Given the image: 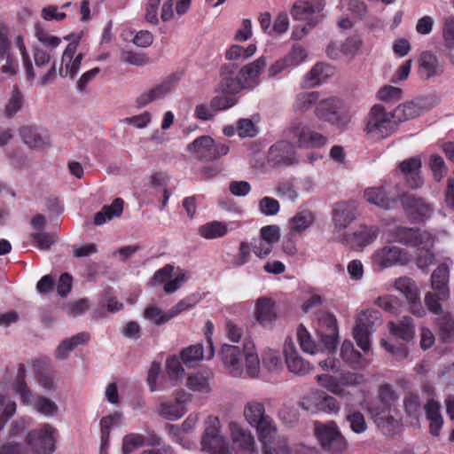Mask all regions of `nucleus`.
<instances>
[{
    "instance_id": "f257e3e1",
    "label": "nucleus",
    "mask_w": 454,
    "mask_h": 454,
    "mask_svg": "<svg viewBox=\"0 0 454 454\" xmlns=\"http://www.w3.org/2000/svg\"><path fill=\"white\" fill-rule=\"evenodd\" d=\"M396 129L392 112H387L380 104L372 106L367 117L364 131L372 139L380 140L391 136Z\"/></svg>"
},
{
    "instance_id": "f03ea898",
    "label": "nucleus",
    "mask_w": 454,
    "mask_h": 454,
    "mask_svg": "<svg viewBox=\"0 0 454 454\" xmlns=\"http://www.w3.org/2000/svg\"><path fill=\"white\" fill-rule=\"evenodd\" d=\"M25 366L23 364H19L16 380L13 383V388L15 392L20 395L22 403L27 405H33L36 411L44 416L51 417L57 414L59 407L53 401L43 396H39L36 399L34 398L25 382Z\"/></svg>"
},
{
    "instance_id": "7ed1b4c3",
    "label": "nucleus",
    "mask_w": 454,
    "mask_h": 454,
    "mask_svg": "<svg viewBox=\"0 0 454 454\" xmlns=\"http://www.w3.org/2000/svg\"><path fill=\"white\" fill-rule=\"evenodd\" d=\"M286 137L294 145L302 148L322 147L327 143V137L311 129L300 121L290 124L286 130Z\"/></svg>"
},
{
    "instance_id": "20e7f679",
    "label": "nucleus",
    "mask_w": 454,
    "mask_h": 454,
    "mask_svg": "<svg viewBox=\"0 0 454 454\" xmlns=\"http://www.w3.org/2000/svg\"><path fill=\"white\" fill-rule=\"evenodd\" d=\"M314 433L321 446L328 451L340 453L347 449L346 440L334 421H315Z\"/></svg>"
},
{
    "instance_id": "39448f33",
    "label": "nucleus",
    "mask_w": 454,
    "mask_h": 454,
    "mask_svg": "<svg viewBox=\"0 0 454 454\" xmlns=\"http://www.w3.org/2000/svg\"><path fill=\"white\" fill-rule=\"evenodd\" d=\"M187 151L198 160L212 161L226 155L229 146L225 144L215 143L209 136H201L188 145Z\"/></svg>"
},
{
    "instance_id": "423d86ee",
    "label": "nucleus",
    "mask_w": 454,
    "mask_h": 454,
    "mask_svg": "<svg viewBox=\"0 0 454 454\" xmlns=\"http://www.w3.org/2000/svg\"><path fill=\"white\" fill-rule=\"evenodd\" d=\"M380 323V314L373 309H364L356 319L353 336L357 346L364 351L370 349V335L374 331L376 323Z\"/></svg>"
},
{
    "instance_id": "0eeeda50",
    "label": "nucleus",
    "mask_w": 454,
    "mask_h": 454,
    "mask_svg": "<svg viewBox=\"0 0 454 454\" xmlns=\"http://www.w3.org/2000/svg\"><path fill=\"white\" fill-rule=\"evenodd\" d=\"M57 429L50 424H43L40 429L32 430L26 438V442L35 454H51L55 450V434Z\"/></svg>"
},
{
    "instance_id": "6e6552de",
    "label": "nucleus",
    "mask_w": 454,
    "mask_h": 454,
    "mask_svg": "<svg viewBox=\"0 0 454 454\" xmlns=\"http://www.w3.org/2000/svg\"><path fill=\"white\" fill-rule=\"evenodd\" d=\"M411 261L409 252L397 246H385L377 249L372 255V262L380 270L395 265H406Z\"/></svg>"
},
{
    "instance_id": "1a4fd4ad",
    "label": "nucleus",
    "mask_w": 454,
    "mask_h": 454,
    "mask_svg": "<svg viewBox=\"0 0 454 454\" xmlns=\"http://www.w3.org/2000/svg\"><path fill=\"white\" fill-rule=\"evenodd\" d=\"M394 286L405 296L413 315L419 317L426 315V310L420 302L419 289L413 279L409 277H401L395 279Z\"/></svg>"
},
{
    "instance_id": "9d476101",
    "label": "nucleus",
    "mask_w": 454,
    "mask_h": 454,
    "mask_svg": "<svg viewBox=\"0 0 454 454\" xmlns=\"http://www.w3.org/2000/svg\"><path fill=\"white\" fill-rule=\"evenodd\" d=\"M379 404L370 408V412L379 427L393 425L395 420L390 414L391 403L396 399L395 393L387 386L380 391Z\"/></svg>"
},
{
    "instance_id": "9b49d317",
    "label": "nucleus",
    "mask_w": 454,
    "mask_h": 454,
    "mask_svg": "<svg viewBox=\"0 0 454 454\" xmlns=\"http://www.w3.org/2000/svg\"><path fill=\"white\" fill-rule=\"evenodd\" d=\"M342 103L336 97H329L319 99L314 108L315 116L323 121L332 124H339L341 121L340 110Z\"/></svg>"
},
{
    "instance_id": "f8f14e48",
    "label": "nucleus",
    "mask_w": 454,
    "mask_h": 454,
    "mask_svg": "<svg viewBox=\"0 0 454 454\" xmlns=\"http://www.w3.org/2000/svg\"><path fill=\"white\" fill-rule=\"evenodd\" d=\"M78 44L79 41L75 40L70 43L65 49L61 59V67L59 70L61 77L69 76L73 79L80 70L83 54L78 53L75 55Z\"/></svg>"
},
{
    "instance_id": "ddd939ff",
    "label": "nucleus",
    "mask_w": 454,
    "mask_h": 454,
    "mask_svg": "<svg viewBox=\"0 0 454 454\" xmlns=\"http://www.w3.org/2000/svg\"><path fill=\"white\" fill-rule=\"evenodd\" d=\"M284 354L286 366L292 373L298 376H304L313 370V366L298 354L292 339L286 340Z\"/></svg>"
},
{
    "instance_id": "4468645a",
    "label": "nucleus",
    "mask_w": 454,
    "mask_h": 454,
    "mask_svg": "<svg viewBox=\"0 0 454 454\" xmlns=\"http://www.w3.org/2000/svg\"><path fill=\"white\" fill-rule=\"evenodd\" d=\"M244 353L241 352L239 347L234 345L224 344L222 347L221 356L225 368L233 377H240L243 373Z\"/></svg>"
},
{
    "instance_id": "2eb2a0df",
    "label": "nucleus",
    "mask_w": 454,
    "mask_h": 454,
    "mask_svg": "<svg viewBox=\"0 0 454 454\" xmlns=\"http://www.w3.org/2000/svg\"><path fill=\"white\" fill-rule=\"evenodd\" d=\"M432 106L427 104L426 99H418L416 101H409L399 105L392 112L396 124L416 118L422 114L425 111L431 108Z\"/></svg>"
},
{
    "instance_id": "dca6fc26",
    "label": "nucleus",
    "mask_w": 454,
    "mask_h": 454,
    "mask_svg": "<svg viewBox=\"0 0 454 454\" xmlns=\"http://www.w3.org/2000/svg\"><path fill=\"white\" fill-rule=\"evenodd\" d=\"M418 73L422 80H429L437 77L443 73V65L436 55L430 51H424L418 59Z\"/></svg>"
},
{
    "instance_id": "f3484780",
    "label": "nucleus",
    "mask_w": 454,
    "mask_h": 454,
    "mask_svg": "<svg viewBox=\"0 0 454 454\" xmlns=\"http://www.w3.org/2000/svg\"><path fill=\"white\" fill-rule=\"evenodd\" d=\"M188 401H190V395L183 391L179 392L174 400L160 403L159 414L168 420L178 419L186 412L184 404Z\"/></svg>"
},
{
    "instance_id": "a211bd4d",
    "label": "nucleus",
    "mask_w": 454,
    "mask_h": 454,
    "mask_svg": "<svg viewBox=\"0 0 454 454\" xmlns=\"http://www.w3.org/2000/svg\"><path fill=\"white\" fill-rule=\"evenodd\" d=\"M175 78L168 77L165 79L160 84L151 88L148 90L142 92L136 98V105L137 107H145L150 103L163 98L167 94H168L174 86Z\"/></svg>"
},
{
    "instance_id": "6ab92c4d",
    "label": "nucleus",
    "mask_w": 454,
    "mask_h": 454,
    "mask_svg": "<svg viewBox=\"0 0 454 454\" xmlns=\"http://www.w3.org/2000/svg\"><path fill=\"white\" fill-rule=\"evenodd\" d=\"M421 161L419 157H413L401 161L398 165L400 172L412 189L422 186L423 179L420 176Z\"/></svg>"
},
{
    "instance_id": "aec40b11",
    "label": "nucleus",
    "mask_w": 454,
    "mask_h": 454,
    "mask_svg": "<svg viewBox=\"0 0 454 454\" xmlns=\"http://www.w3.org/2000/svg\"><path fill=\"white\" fill-rule=\"evenodd\" d=\"M356 206L353 202H337L333 209V221L338 230L346 229L356 218Z\"/></svg>"
},
{
    "instance_id": "412c9836",
    "label": "nucleus",
    "mask_w": 454,
    "mask_h": 454,
    "mask_svg": "<svg viewBox=\"0 0 454 454\" xmlns=\"http://www.w3.org/2000/svg\"><path fill=\"white\" fill-rule=\"evenodd\" d=\"M294 144L289 141H280L270 149L269 157L276 165H292L296 161Z\"/></svg>"
},
{
    "instance_id": "4be33fe9",
    "label": "nucleus",
    "mask_w": 454,
    "mask_h": 454,
    "mask_svg": "<svg viewBox=\"0 0 454 454\" xmlns=\"http://www.w3.org/2000/svg\"><path fill=\"white\" fill-rule=\"evenodd\" d=\"M449 279L450 270L445 263L439 265L431 275V287L438 293L442 301H447L450 298Z\"/></svg>"
},
{
    "instance_id": "5701e85b",
    "label": "nucleus",
    "mask_w": 454,
    "mask_h": 454,
    "mask_svg": "<svg viewBox=\"0 0 454 454\" xmlns=\"http://www.w3.org/2000/svg\"><path fill=\"white\" fill-rule=\"evenodd\" d=\"M265 66L266 59L261 57L240 69L239 79L246 89H253L259 84L258 76Z\"/></svg>"
},
{
    "instance_id": "b1692460",
    "label": "nucleus",
    "mask_w": 454,
    "mask_h": 454,
    "mask_svg": "<svg viewBox=\"0 0 454 454\" xmlns=\"http://www.w3.org/2000/svg\"><path fill=\"white\" fill-rule=\"evenodd\" d=\"M316 12L315 7L307 1H296L290 9V14L295 20H301L307 22L309 27L317 26L321 18L314 16Z\"/></svg>"
},
{
    "instance_id": "393cba45",
    "label": "nucleus",
    "mask_w": 454,
    "mask_h": 454,
    "mask_svg": "<svg viewBox=\"0 0 454 454\" xmlns=\"http://www.w3.org/2000/svg\"><path fill=\"white\" fill-rule=\"evenodd\" d=\"M256 320L264 327H271L277 317L274 308V301L270 298L261 297L256 300L255 310Z\"/></svg>"
},
{
    "instance_id": "a878e982",
    "label": "nucleus",
    "mask_w": 454,
    "mask_h": 454,
    "mask_svg": "<svg viewBox=\"0 0 454 454\" xmlns=\"http://www.w3.org/2000/svg\"><path fill=\"white\" fill-rule=\"evenodd\" d=\"M23 142L30 148L41 149L51 145V137L48 134H41L32 126H24L20 129Z\"/></svg>"
},
{
    "instance_id": "bb28decb",
    "label": "nucleus",
    "mask_w": 454,
    "mask_h": 454,
    "mask_svg": "<svg viewBox=\"0 0 454 454\" xmlns=\"http://www.w3.org/2000/svg\"><path fill=\"white\" fill-rule=\"evenodd\" d=\"M379 234V229L375 226H360L357 231L348 235V244L356 248L364 247L372 244Z\"/></svg>"
},
{
    "instance_id": "cd10ccee",
    "label": "nucleus",
    "mask_w": 454,
    "mask_h": 454,
    "mask_svg": "<svg viewBox=\"0 0 454 454\" xmlns=\"http://www.w3.org/2000/svg\"><path fill=\"white\" fill-rule=\"evenodd\" d=\"M255 428L260 441L263 445L272 444L276 442L278 436V427L274 419L266 415L258 424L253 426Z\"/></svg>"
},
{
    "instance_id": "c85d7f7f",
    "label": "nucleus",
    "mask_w": 454,
    "mask_h": 454,
    "mask_svg": "<svg viewBox=\"0 0 454 454\" xmlns=\"http://www.w3.org/2000/svg\"><path fill=\"white\" fill-rule=\"evenodd\" d=\"M401 202L407 212L417 216H427L432 212L430 204L412 194L403 195L401 198Z\"/></svg>"
},
{
    "instance_id": "c756f323",
    "label": "nucleus",
    "mask_w": 454,
    "mask_h": 454,
    "mask_svg": "<svg viewBox=\"0 0 454 454\" xmlns=\"http://www.w3.org/2000/svg\"><path fill=\"white\" fill-rule=\"evenodd\" d=\"M364 197L367 202L383 209L391 208L395 203V200L387 195L383 186L365 189Z\"/></svg>"
},
{
    "instance_id": "7c9ffc66",
    "label": "nucleus",
    "mask_w": 454,
    "mask_h": 454,
    "mask_svg": "<svg viewBox=\"0 0 454 454\" xmlns=\"http://www.w3.org/2000/svg\"><path fill=\"white\" fill-rule=\"evenodd\" d=\"M388 329L391 334L410 341L415 336V326L413 319L410 317H403L399 322L388 323Z\"/></svg>"
},
{
    "instance_id": "2f4dec72",
    "label": "nucleus",
    "mask_w": 454,
    "mask_h": 454,
    "mask_svg": "<svg viewBox=\"0 0 454 454\" xmlns=\"http://www.w3.org/2000/svg\"><path fill=\"white\" fill-rule=\"evenodd\" d=\"M243 353L247 375L251 378L257 377L260 372V360L255 352L254 344L250 340H246L243 344Z\"/></svg>"
},
{
    "instance_id": "473e14b6",
    "label": "nucleus",
    "mask_w": 454,
    "mask_h": 454,
    "mask_svg": "<svg viewBox=\"0 0 454 454\" xmlns=\"http://www.w3.org/2000/svg\"><path fill=\"white\" fill-rule=\"evenodd\" d=\"M90 340V334L86 332L79 333L71 338L65 339L56 349V356L59 359H64L77 346L85 344Z\"/></svg>"
},
{
    "instance_id": "72a5a7b5",
    "label": "nucleus",
    "mask_w": 454,
    "mask_h": 454,
    "mask_svg": "<svg viewBox=\"0 0 454 454\" xmlns=\"http://www.w3.org/2000/svg\"><path fill=\"white\" fill-rule=\"evenodd\" d=\"M233 446L241 454H251L254 450V438L249 431L238 428L233 431Z\"/></svg>"
},
{
    "instance_id": "f704fd0d",
    "label": "nucleus",
    "mask_w": 454,
    "mask_h": 454,
    "mask_svg": "<svg viewBox=\"0 0 454 454\" xmlns=\"http://www.w3.org/2000/svg\"><path fill=\"white\" fill-rule=\"evenodd\" d=\"M315 221V215L309 210L297 212L289 220V229L291 233H301L309 229Z\"/></svg>"
},
{
    "instance_id": "c9c22d12",
    "label": "nucleus",
    "mask_w": 454,
    "mask_h": 454,
    "mask_svg": "<svg viewBox=\"0 0 454 454\" xmlns=\"http://www.w3.org/2000/svg\"><path fill=\"white\" fill-rule=\"evenodd\" d=\"M334 74V68L325 63L316 64L311 70L306 74V79L310 86H317L325 82Z\"/></svg>"
},
{
    "instance_id": "e433bc0d",
    "label": "nucleus",
    "mask_w": 454,
    "mask_h": 454,
    "mask_svg": "<svg viewBox=\"0 0 454 454\" xmlns=\"http://www.w3.org/2000/svg\"><path fill=\"white\" fill-rule=\"evenodd\" d=\"M122 211L123 200L120 198L115 199L111 205L103 207V208L95 215L94 223L96 225H102L107 220L120 216Z\"/></svg>"
},
{
    "instance_id": "4c0bfd02",
    "label": "nucleus",
    "mask_w": 454,
    "mask_h": 454,
    "mask_svg": "<svg viewBox=\"0 0 454 454\" xmlns=\"http://www.w3.org/2000/svg\"><path fill=\"white\" fill-rule=\"evenodd\" d=\"M319 98L318 91L301 92L298 93L293 103V110L295 113L304 114L316 105Z\"/></svg>"
},
{
    "instance_id": "58836bf2",
    "label": "nucleus",
    "mask_w": 454,
    "mask_h": 454,
    "mask_svg": "<svg viewBox=\"0 0 454 454\" xmlns=\"http://www.w3.org/2000/svg\"><path fill=\"white\" fill-rule=\"evenodd\" d=\"M440 408V403L434 400H429L425 405L427 418L430 420V432L433 435L439 434V431L443 423Z\"/></svg>"
},
{
    "instance_id": "ea45409f",
    "label": "nucleus",
    "mask_w": 454,
    "mask_h": 454,
    "mask_svg": "<svg viewBox=\"0 0 454 454\" xmlns=\"http://www.w3.org/2000/svg\"><path fill=\"white\" fill-rule=\"evenodd\" d=\"M317 382L327 391L333 393L340 397H344L348 395V392L345 390V388L341 387V382H340V379L330 375V374H321L316 377Z\"/></svg>"
},
{
    "instance_id": "a19ab883",
    "label": "nucleus",
    "mask_w": 454,
    "mask_h": 454,
    "mask_svg": "<svg viewBox=\"0 0 454 454\" xmlns=\"http://www.w3.org/2000/svg\"><path fill=\"white\" fill-rule=\"evenodd\" d=\"M227 232V224L218 221L207 223L199 228V234L207 239L223 237Z\"/></svg>"
},
{
    "instance_id": "79ce46f5",
    "label": "nucleus",
    "mask_w": 454,
    "mask_h": 454,
    "mask_svg": "<svg viewBox=\"0 0 454 454\" xmlns=\"http://www.w3.org/2000/svg\"><path fill=\"white\" fill-rule=\"evenodd\" d=\"M440 337L443 342L450 343L454 340V317L450 313L442 314L436 322Z\"/></svg>"
},
{
    "instance_id": "37998d69",
    "label": "nucleus",
    "mask_w": 454,
    "mask_h": 454,
    "mask_svg": "<svg viewBox=\"0 0 454 454\" xmlns=\"http://www.w3.org/2000/svg\"><path fill=\"white\" fill-rule=\"evenodd\" d=\"M268 415L265 412V407L262 403L252 401L248 402L244 407V416L250 426L258 424V422Z\"/></svg>"
},
{
    "instance_id": "c03bdc74",
    "label": "nucleus",
    "mask_w": 454,
    "mask_h": 454,
    "mask_svg": "<svg viewBox=\"0 0 454 454\" xmlns=\"http://www.w3.org/2000/svg\"><path fill=\"white\" fill-rule=\"evenodd\" d=\"M23 104V94L18 86H14L11 92L10 98L4 106V116L6 118H12L22 108Z\"/></svg>"
},
{
    "instance_id": "a18cd8bd",
    "label": "nucleus",
    "mask_w": 454,
    "mask_h": 454,
    "mask_svg": "<svg viewBox=\"0 0 454 454\" xmlns=\"http://www.w3.org/2000/svg\"><path fill=\"white\" fill-rule=\"evenodd\" d=\"M340 356L346 364L356 368L363 365L361 354L354 348L350 340L343 341L340 348Z\"/></svg>"
},
{
    "instance_id": "49530a36",
    "label": "nucleus",
    "mask_w": 454,
    "mask_h": 454,
    "mask_svg": "<svg viewBox=\"0 0 454 454\" xmlns=\"http://www.w3.org/2000/svg\"><path fill=\"white\" fill-rule=\"evenodd\" d=\"M321 391L313 390L302 396L298 403L299 407L310 413L319 412Z\"/></svg>"
},
{
    "instance_id": "de8ad7c7",
    "label": "nucleus",
    "mask_w": 454,
    "mask_h": 454,
    "mask_svg": "<svg viewBox=\"0 0 454 454\" xmlns=\"http://www.w3.org/2000/svg\"><path fill=\"white\" fill-rule=\"evenodd\" d=\"M208 380V374L197 372L187 378L186 386L192 391L208 393L211 389Z\"/></svg>"
},
{
    "instance_id": "09e8293b",
    "label": "nucleus",
    "mask_w": 454,
    "mask_h": 454,
    "mask_svg": "<svg viewBox=\"0 0 454 454\" xmlns=\"http://www.w3.org/2000/svg\"><path fill=\"white\" fill-rule=\"evenodd\" d=\"M202 450L210 454H229L228 442L221 434L209 439L208 444H205V440H201Z\"/></svg>"
},
{
    "instance_id": "8fccbe9b",
    "label": "nucleus",
    "mask_w": 454,
    "mask_h": 454,
    "mask_svg": "<svg viewBox=\"0 0 454 454\" xmlns=\"http://www.w3.org/2000/svg\"><path fill=\"white\" fill-rule=\"evenodd\" d=\"M403 98V90L391 85H384L376 93V98L386 103H395Z\"/></svg>"
},
{
    "instance_id": "3c124183",
    "label": "nucleus",
    "mask_w": 454,
    "mask_h": 454,
    "mask_svg": "<svg viewBox=\"0 0 454 454\" xmlns=\"http://www.w3.org/2000/svg\"><path fill=\"white\" fill-rule=\"evenodd\" d=\"M417 228H409L403 226L395 227L392 231V236L395 241L407 246H413L415 242Z\"/></svg>"
},
{
    "instance_id": "603ef678",
    "label": "nucleus",
    "mask_w": 454,
    "mask_h": 454,
    "mask_svg": "<svg viewBox=\"0 0 454 454\" xmlns=\"http://www.w3.org/2000/svg\"><path fill=\"white\" fill-rule=\"evenodd\" d=\"M296 335L300 347L304 352L311 355L317 352V346L315 341L312 340L309 333L302 325L298 326Z\"/></svg>"
},
{
    "instance_id": "864d4df0",
    "label": "nucleus",
    "mask_w": 454,
    "mask_h": 454,
    "mask_svg": "<svg viewBox=\"0 0 454 454\" xmlns=\"http://www.w3.org/2000/svg\"><path fill=\"white\" fill-rule=\"evenodd\" d=\"M373 304L381 308L384 311L390 314H396L400 308L401 302L398 298L393 295H382L377 297L373 301Z\"/></svg>"
},
{
    "instance_id": "5fc2aeb1",
    "label": "nucleus",
    "mask_w": 454,
    "mask_h": 454,
    "mask_svg": "<svg viewBox=\"0 0 454 454\" xmlns=\"http://www.w3.org/2000/svg\"><path fill=\"white\" fill-rule=\"evenodd\" d=\"M256 46L250 44L244 48L239 45H232L226 52V58L230 60H245L255 53Z\"/></svg>"
},
{
    "instance_id": "6e6d98bb",
    "label": "nucleus",
    "mask_w": 454,
    "mask_h": 454,
    "mask_svg": "<svg viewBox=\"0 0 454 454\" xmlns=\"http://www.w3.org/2000/svg\"><path fill=\"white\" fill-rule=\"evenodd\" d=\"M275 192L287 201L294 202L298 199V192L294 184L289 181L279 182L275 187Z\"/></svg>"
},
{
    "instance_id": "4d7b16f0",
    "label": "nucleus",
    "mask_w": 454,
    "mask_h": 454,
    "mask_svg": "<svg viewBox=\"0 0 454 454\" xmlns=\"http://www.w3.org/2000/svg\"><path fill=\"white\" fill-rule=\"evenodd\" d=\"M145 444V438L139 434H129L122 440V453L129 454Z\"/></svg>"
},
{
    "instance_id": "13d9d810",
    "label": "nucleus",
    "mask_w": 454,
    "mask_h": 454,
    "mask_svg": "<svg viewBox=\"0 0 454 454\" xmlns=\"http://www.w3.org/2000/svg\"><path fill=\"white\" fill-rule=\"evenodd\" d=\"M144 317L155 325L164 324L172 318L169 317V310L163 312L154 306H149L145 309Z\"/></svg>"
},
{
    "instance_id": "bf43d9fd",
    "label": "nucleus",
    "mask_w": 454,
    "mask_h": 454,
    "mask_svg": "<svg viewBox=\"0 0 454 454\" xmlns=\"http://www.w3.org/2000/svg\"><path fill=\"white\" fill-rule=\"evenodd\" d=\"M15 43L20 51L27 79L34 80L37 74L33 67L31 59L23 42V38L20 35L17 36L15 39Z\"/></svg>"
},
{
    "instance_id": "052dcab7",
    "label": "nucleus",
    "mask_w": 454,
    "mask_h": 454,
    "mask_svg": "<svg viewBox=\"0 0 454 454\" xmlns=\"http://www.w3.org/2000/svg\"><path fill=\"white\" fill-rule=\"evenodd\" d=\"M278 419L287 427H294L298 423L299 413L291 405L284 404L278 412Z\"/></svg>"
},
{
    "instance_id": "680f3d73",
    "label": "nucleus",
    "mask_w": 454,
    "mask_h": 454,
    "mask_svg": "<svg viewBox=\"0 0 454 454\" xmlns=\"http://www.w3.org/2000/svg\"><path fill=\"white\" fill-rule=\"evenodd\" d=\"M289 28V18L286 12H279L273 20L272 27L268 35L270 36H277L284 34Z\"/></svg>"
},
{
    "instance_id": "e2e57ef3",
    "label": "nucleus",
    "mask_w": 454,
    "mask_h": 454,
    "mask_svg": "<svg viewBox=\"0 0 454 454\" xmlns=\"http://www.w3.org/2000/svg\"><path fill=\"white\" fill-rule=\"evenodd\" d=\"M181 357L185 364H192L203 358V347L201 344H196L184 348L182 351Z\"/></svg>"
},
{
    "instance_id": "0e129e2a",
    "label": "nucleus",
    "mask_w": 454,
    "mask_h": 454,
    "mask_svg": "<svg viewBox=\"0 0 454 454\" xmlns=\"http://www.w3.org/2000/svg\"><path fill=\"white\" fill-rule=\"evenodd\" d=\"M415 242L412 247L418 249L432 248L435 242V237L425 230L416 229Z\"/></svg>"
},
{
    "instance_id": "69168bd1",
    "label": "nucleus",
    "mask_w": 454,
    "mask_h": 454,
    "mask_svg": "<svg viewBox=\"0 0 454 454\" xmlns=\"http://www.w3.org/2000/svg\"><path fill=\"white\" fill-rule=\"evenodd\" d=\"M5 63L0 67V73L3 74L2 79H8L14 76L19 69L17 59L11 53L4 56Z\"/></svg>"
},
{
    "instance_id": "338daca9",
    "label": "nucleus",
    "mask_w": 454,
    "mask_h": 454,
    "mask_svg": "<svg viewBox=\"0 0 454 454\" xmlns=\"http://www.w3.org/2000/svg\"><path fill=\"white\" fill-rule=\"evenodd\" d=\"M28 448L22 442L8 441L0 443V454H28Z\"/></svg>"
},
{
    "instance_id": "774afa93",
    "label": "nucleus",
    "mask_w": 454,
    "mask_h": 454,
    "mask_svg": "<svg viewBox=\"0 0 454 454\" xmlns=\"http://www.w3.org/2000/svg\"><path fill=\"white\" fill-rule=\"evenodd\" d=\"M442 37L445 46L449 49H454V16L445 19Z\"/></svg>"
}]
</instances>
